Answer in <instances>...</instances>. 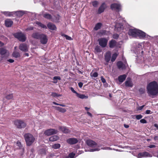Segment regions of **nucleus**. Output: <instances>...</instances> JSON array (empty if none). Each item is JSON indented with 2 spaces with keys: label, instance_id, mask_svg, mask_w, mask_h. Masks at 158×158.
<instances>
[{
  "label": "nucleus",
  "instance_id": "7c9ffc66",
  "mask_svg": "<svg viewBox=\"0 0 158 158\" xmlns=\"http://www.w3.org/2000/svg\"><path fill=\"white\" fill-rule=\"evenodd\" d=\"M12 56L14 57L17 58L20 57V55L18 52L15 51L13 52L12 53Z\"/></svg>",
  "mask_w": 158,
  "mask_h": 158
},
{
  "label": "nucleus",
  "instance_id": "e2e57ef3",
  "mask_svg": "<svg viewBox=\"0 0 158 158\" xmlns=\"http://www.w3.org/2000/svg\"><path fill=\"white\" fill-rule=\"evenodd\" d=\"M155 140L156 141L158 140V135L155 136L154 138Z\"/></svg>",
  "mask_w": 158,
  "mask_h": 158
},
{
  "label": "nucleus",
  "instance_id": "58836bf2",
  "mask_svg": "<svg viewBox=\"0 0 158 158\" xmlns=\"http://www.w3.org/2000/svg\"><path fill=\"white\" fill-rule=\"evenodd\" d=\"M61 80V78L60 76H55L53 78V80L54 81H54L53 82L54 83H56L57 82V80Z\"/></svg>",
  "mask_w": 158,
  "mask_h": 158
},
{
  "label": "nucleus",
  "instance_id": "2f4dec72",
  "mask_svg": "<svg viewBox=\"0 0 158 158\" xmlns=\"http://www.w3.org/2000/svg\"><path fill=\"white\" fill-rule=\"evenodd\" d=\"M43 17L47 19H50L52 18V15L48 13H45L43 15Z\"/></svg>",
  "mask_w": 158,
  "mask_h": 158
},
{
  "label": "nucleus",
  "instance_id": "4d7b16f0",
  "mask_svg": "<svg viewBox=\"0 0 158 158\" xmlns=\"http://www.w3.org/2000/svg\"><path fill=\"white\" fill-rule=\"evenodd\" d=\"M78 85L80 88H81L83 85V83L81 82H79L78 83Z\"/></svg>",
  "mask_w": 158,
  "mask_h": 158
},
{
  "label": "nucleus",
  "instance_id": "5fc2aeb1",
  "mask_svg": "<svg viewBox=\"0 0 158 158\" xmlns=\"http://www.w3.org/2000/svg\"><path fill=\"white\" fill-rule=\"evenodd\" d=\"M140 122L141 123H147V121L144 119H143L140 120Z\"/></svg>",
  "mask_w": 158,
  "mask_h": 158
},
{
  "label": "nucleus",
  "instance_id": "7ed1b4c3",
  "mask_svg": "<svg viewBox=\"0 0 158 158\" xmlns=\"http://www.w3.org/2000/svg\"><path fill=\"white\" fill-rule=\"evenodd\" d=\"M14 124L17 128L21 129L24 128L26 126V124L21 120H16L14 121Z\"/></svg>",
  "mask_w": 158,
  "mask_h": 158
},
{
  "label": "nucleus",
  "instance_id": "052dcab7",
  "mask_svg": "<svg viewBox=\"0 0 158 158\" xmlns=\"http://www.w3.org/2000/svg\"><path fill=\"white\" fill-rule=\"evenodd\" d=\"M34 29V27H29L27 28V30H33Z\"/></svg>",
  "mask_w": 158,
  "mask_h": 158
},
{
  "label": "nucleus",
  "instance_id": "1a4fd4ad",
  "mask_svg": "<svg viewBox=\"0 0 158 158\" xmlns=\"http://www.w3.org/2000/svg\"><path fill=\"white\" fill-rule=\"evenodd\" d=\"M58 131L57 130L54 129H50L46 130L44 132L45 135L49 136L55 134H56Z\"/></svg>",
  "mask_w": 158,
  "mask_h": 158
},
{
  "label": "nucleus",
  "instance_id": "6e6d98bb",
  "mask_svg": "<svg viewBox=\"0 0 158 158\" xmlns=\"http://www.w3.org/2000/svg\"><path fill=\"white\" fill-rule=\"evenodd\" d=\"M145 113L146 114H152V112H151L150 110H147L146 111Z\"/></svg>",
  "mask_w": 158,
  "mask_h": 158
},
{
  "label": "nucleus",
  "instance_id": "338daca9",
  "mask_svg": "<svg viewBox=\"0 0 158 158\" xmlns=\"http://www.w3.org/2000/svg\"><path fill=\"white\" fill-rule=\"evenodd\" d=\"M87 114H88L89 115V116H90L91 117H92V114L90 113L89 112H87Z\"/></svg>",
  "mask_w": 158,
  "mask_h": 158
},
{
  "label": "nucleus",
  "instance_id": "bb28decb",
  "mask_svg": "<svg viewBox=\"0 0 158 158\" xmlns=\"http://www.w3.org/2000/svg\"><path fill=\"white\" fill-rule=\"evenodd\" d=\"M58 139L59 137L57 136L53 135L49 138V140L50 141L53 142L57 140Z\"/></svg>",
  "mask_w": 158,
  "mask_h": 158
},
{
  "label": "nucleus",
  "instance_id": "20e7f679",
  "mask_svg": "<svg viewBox=\"0 0 158 158\" xmlns=\"http://www.w3.org/2000/svg\"><path fill=\"white\" fill-rule=\"evenodd\" d=\"M14 37L17 39L19 41L24 42L26 40V37L24 34L22 32H17L14 34Z\"/></svg>",
  "mask_w": 158,
  "mask_h": 158
},
{
  "label": "nucleus",
  "instance_id": "39448f33",
  "mask_svg": "<svg viewBox=\"0 0 158 158\" xmlns=\"http://www.w3.org/2000/svg\"><path fill=\"white\" fill-rule=\"evenodd\" d=\"M98 41L99 45L104 48L106 47L107 45L108 40L105 38H101L99 39Z\"/></svg>",
  "mask_w": 158,
  "mask_h": 158
},
{
  "label": "nucleus",
  "instance_id": "423d86ee",
  "mask_svg": "<svg viewBox=\"0 0 158 158\" xmlns=\"http://www.w3.org/2000/svg\"><path fill=\"white\" fill-rule=\"evenodd\" d=\"M70 89L73 93L76 94V96L78 98L81 99H87L88 98V95H85L83 94H81L77 93V92L74 90V88L73 87H71L70 88Z\"/></svg>",
  "mask_w": 158,
  "mask_h": 158
},
{
  "label": "nucleus",
  "instance_id": "f3484780",
  "mask_svg": "<svg viewBox=\"0 0 158 158\" xmlns=\"http://www.w3.org/2000/svg\"><path fill=\"white\" fill-rule=\"evenodd\" d=\"M19 49L24 52H27L28 51L27 45L25 44H21L19 46Z\"/></svg>",
  "mask_w": 158,
  "mask_h": 158
},
{
  "label": "nucleus",
  "instance_id": "cd10ccee",
  "mask_svg": "<svg viewBox=\"0 0 158 158\" xmlns=\"http://www.w3.org/2000/svg\"><path fill=\"white\" fill-rule=\"evenodd\" d=\"M102 26V24L101 23H98L95 25L94 29L95 31H97L101 28Z\"/></svg>",
  "mask_w": 158,
  "mask_h": 158
},
{
  "label": "nucleus",
  "instance_id": "6e6552de",
  "mask_svg": "<svg viewBox=\"0 0 158 158\" xmlns=\"http://www.w3.org/2000/svg\"><path fill=\"white\" fill-rule=\"evenodd\" d=\"M138 29H130L128 31V34L129 35L133 37L137 36Z\"/></svg>",
  "mask_w": 158,
  "mask_h": 158
},
{
  "label": "nucleus",
  "instance_id": "774afa93",
  "mask_svg": "<svg viewBox=\"0 0 158 158\" xmlns=\"http://www.w3.org/2000/svg\"><path fill=\"white\" fill-rule=\"evenodd\" d=\"M154 126L155 127L157 128V129L158 130V125L157 124H156V123L154 125Z\"/></svg>",
  "mask_w": 158,
  "mask_h": 158
},
{
  "label": "nucleus",
  "instance_id": "473e14b6",
  "mask_svg": "<svg viewBox=\"0 0 158 158\" xmlns=\"http://www.w3.org/2000/svg\"><path fill=\"white\" fill-rule=\"evenodd\" d=\"M91 3L92 4L93 6L95 7H97L99 4V2L97 1H94L91 2Z\"/></svg>",
  "mask_w": 158,
  "mask_h": 158
},
{
  "label": "nucleus",
  "instance_id": "412c9836",
  "mask_svg": "<svg viewBox=\"0 0 158 158\" xmlns=\"http://www.w3.org/2000/svg\"><path fill=\"white\" fill-rule=\"evenodd\" d=\"M117 65L119 69H124L126 68L125 65L121 61H118L117 63Z\"/></svg>",
  "mask_w": 158,
  "mask_h": 158
},
{
  "label": "nucleus",
  "instance_id": "c9c22d12",
  "mask_svg": "<svg viewBox=\"0 0 158 158\" xmlns=\"http://www.w3.org/2000/svg\"><path fill=\"white\" fill-rule=\"evenodd\" d=\"M16 15L19 17L22 16L24 14L23 12L21 11H17L16 12Z\"/></svg>",
  "mask_w": 158,
  "mask_h": 158
},
{
  "label": "nucleus",
  "instance_id": "bf43d9fd",
  "mask_svg": "<svg viewBox=\"0 0 158 158\" xmlns=\"http://www.w3.org/2000/svg\"><path fill=\"white\" fill-rule=\"evenodd\" d=\"M7 61L10 63H13L14 62V60L13 59H10L8 60H7Z\"/></svg>",
  "mask_w": 158,
  "mask_h": 158
},
{
  "label": "nucleus",
  "instance_id": "6ab92c4d",
  "mask_svg": "<svg viewBox=\"0 0 158 158\" xmlns=\"http://www.w3.org/2000/svg\"><path fill=\"white\" fill-rule=\"evenodd\" d=\"M47 27L51 30H56L57 29L56 26L51 23H49L47 24Z\"/></svg>",
  "mask_w": 158,
  "mask_h": 158
},
{
  "label": "nucleus",
  "instance_id": "49530a36",
  "mask_svg": "<svg viewBox=\"0 0 158 158\" xmlns=\"http://www.w3.org/2000/svg\"><path fill=\"white\" fill-rule=\"evenodd\" d=\"M58 110L60 112H64L66 111V110L64 109V108H61V107H59L58 108Z\"/></svg>",
  "mask_w": 158,
  "mask_h": 158
},
{
  "label": "nucleus",
  "instance_id": "9b49d317",
  "mask_svg": "<svg viewBox=\"0 0 158 158\" xmlns=\"http://www.w3.org/2000/svg\"><path fill=\"white\" fill-rule=\"evenodd\" d=\"M138 158L146 157H152V155L148 152H143L140 153L138 155Z\"/></svg>",
  "mask_w": 158,
  "mask_h": 158
},
{
  "label": "nucleus",
  "instance_id": "09e8293b",
  "mask_svg": "<svg viewBox=\"0 0 158 158\" xmlns=\"http://www.w3.org/2000/svg\"><path fill=\"white\" fill-rule=\"evenodd\" d=\"M121 26H122L120 25V23L117 24L115 26V28H117L118 30V29H120L121 28Z\"/></svg>",
  "mask_w": 158,
  "mask_h": 158
},
{
  "label": "nucleus",
  "instance_id": "ddd939ff",
  "mask_svg": "<svg viewBox=\"0 0 158 158\" xmlns=\"http://www.w3.org/2000/svg\"><path fill=\"white\" fill-rule=\"evenodd\" d=\"M110 8L112 10H119L121 9V5L118 4L114 3L110 5Z\"/></svg>",
  "mask_w": 158,
  "mask_h": 158
},
{
  "label": "nucleus",
  "instance_id": "f257e3e1",
  "mask_svg": "<svg viewBox=\"0 0 158 158\" xmlns=\"http://www.w3.org/2000/svg\"><path fill=\"white\" fill-rule=\"evenodd\" d=\"M148 93L151 95H156L158 94V83L154 81L150 82L147 85Z\"/></svg>",
  "mask_w": 158,
  "mask_h": 158
},
{
  "label": "nucleus",
  "instance_id": "8fccbe9b",
  "mask_svg": "<svg viewBox=\"0 0 158 158\" xmlns=\"http://www.w3.org/2000/svg\"><path fill=\"white\" fill-rule=\"evenodd\" d=\"M144 106H145L144 105H143L142 106L137 107V110H142L143 109V108L144 107Z\"/></svg>",
  "mask_w": 158,
  "mask_h": 158
},
{
  "label": "nucleus",
  "instance_id": "603ef678",
  "mask_svg": "<svg viewBox=\"0 0 158 158\" xmlns=\"http://www.w3.org/2000/svg\"><path fill=\"white\" fill-rule=\"evenodd\" d=\"M75 155V154L73 153H70L69 155V157L71 158H73Z\"/></svg>",
  "mask_w": 158,
  "mask_h": 158
},
{
  "label": "nucleus",
  "instance_id": "393cba45",
  "mask_svg": "<svg viewBox=\"0 0 158 158\" xmlns=\"http://www.w3.org/2000/svg\"><path fill=\"white\" fill-rule=\"evenodd\" d=\"M7 51L5 48H0V54L2 55V58H3L7 53Z\"/></svg>",
  "mask_w": 158,
  "mask_h": 158
},
{
  "label": "nucleus",
  "instance_id": "dca6fc26",
  "mask_svg": "<svg viewBox=\"0 0 158 158\" xmlns=\"http://www.w3.org/2000/svg\"><path fill=\"white\" fill-rule=\"evenodd\" d=\"M117 42L114 40H111L109 42V45L110 48H113L116 46Z\"/></svg>",
  "mask_w": 158,
  "mask_h": 158
},
{
  "label": "nucleus",
  "instance_id": "5701e85b",
  "mask_svg": "<svg viewBox=\"0 0 158 158\" xmlns=\"http://www.w3.org/2000/svg\"><path fill=\"white\" fill-rule=\"evenodd\" d=\"M125 85L126 86L131 87L133 86V84L131 81L130 78L128 77L127 80L125 82Z\"/></svg>",
  "mask_w": 158,
  "mask_h": 158
},
{
  "label": "nucleus",
  "instance_id": "4468645a",
  "mask_svg": "<svg viewBox=\"0 0 158 158\" xmlns=\"http://www.w3.org/2000/svg\"><path fill=\"white\" fill-rule=\"evenodd\" d=\"M66 141L67 143L70 144H75L78 142L77 139L75 138H70L68 139Z\"/></svg>",
  "mask_w": 158,
  "mask_h": 158
},
{
  "label": "nucleus",
  "instance_id": "c756f323",
  "mask_svg": "<svg viewBox=\"0 0 158 158\" xmlns=\"http://www.w3.org/2000/svg\"><path fill=\"white\" fill-rule=\"evenodd\" d=\"M36 24L38 25L39 27H41L42 28H47V27L44 24L41 23V22H36Z\"/></svg>",
  "mask_w": 158,
  "mask_h": 158
},
{
  "label": "nucleus",
  "instance_id": "f03ea898",
  "mask_svg": "<svg viewBox=\"0 0 158 158\" xmlns=\"http://www.w3.org/2000/svg\"><path fill=\"white\" fill-rule=\"evenodd\" d=\"M25 139L27 145L31 146L35 141V139L33 135L30 133H26L24 135Z\"/></svg>",
  "mask_w": 158,
  "mask_h": 158
},
{
  "label": "nucleus",
  "instance_id": "4c0bfd02",
  "mask_svg": "<svg viewBox=\"0 0 158 158\" xmlns=\"http://www.w3.org/2000/svg\"><path fill=\"white\" fill-rule=\"evenodd\" d=\"M61 35L62 36L65 37L66 39L67 40H71L73 39L71 37L69 36L66 35H65L64 34H62Z\"/></svg>",
  "mask_w": 158,
  "mask_h": 158
},
{
  "label": "nucleus",
  "instance_id": "f8f14e48",
  "mask_svg": "<svg viewBox=\"0 0 158 158\" xmlns=\"http://www.w3.org/2000/svg\"><path fill=\"white\" fill-rule=\"evenodd\" d=\"M39 39L40 40V42L42 44H45L47 43L48 39L47 36L44 34L42 33V35Z\"/></svg>",
  "mask_w": 158,
  "mask_h": 158
},
{
  "label": "nucleus",
  "instance_id": "9d476101",
  "mask_svg": "<svg viewBox=\"0 0 158 158\" xmlns=\"http://www.w3.org/2000/svg\"><path fill=\"white\" fill-rule=\"evenodd\" d=\"M86 143L87 145L91 148L95 147L98 145V144L96 142L89 139L86 141Z\"/></svg>",
  "mask_w": 158,
  "mask_h": 158
},
{
  "label": "nucleus",
  "instance_id": "ea45409f",
  "mask_svg": "<svg viewBox=\"0 0 158 158\" xmlns=\"http://www.w3.org/2000/svg\"><path fill=\"white\" fill-rule=\"evenodd\" d=\"M140 94H143L144 93L145 91V89L144 88H141L139 90Z\"/></svg>",
  "mask_w": 158,
  "mask_h": 158
},
{
  "label": "nucleus",
  "instance_id": "13d9d810",
  "mask_svg": "<svg viewBox=\"0 0 158 158\" xmlns=\"http://www.w3.org/2000/svg\"><path fill=\"white\" fill-rule=\"evenodd\" d=\"M53 103L54 104H55V105H60V106H65L63 104H59L57 103L56 102H53Z\"/></svg>",
  "mask_w": 158,
  "mask_h": 158
},
{
  "label": "nucleus",
  "instance_id": "4be33fe9",
  "mask_svg": "<svg viewBox=\"0 0 158 158\" xmlns=\"http://www.w3.org/2000/svg\"><path fill=\"white\" fill-rule=\"evenodd\" d=\"M42 35V33H40L39 32H36L33 33L31 35L32 37L33 38L39 39Z\"/></svg>",
  "mask_w": 158,
  "mask_h": 158
},
{
  "label": "nucleus",
  "instance_id": "680f3d73",
  "mask_svg": "<svg viewBox=\"0 0 158 158\" xmlns=\"http://www.w3.org/2000/svg\"><path fill=\"white\" fill-rule=\"evenodd\" d=\"M156 147V146L154 145H151L148 146V147L152 148H155Z\"/></svg>",
  "mask_w": 158,
  "mask_h": 158
},
{
  "label": "nucleus",
  "instance_id": "aec40b11",
  "mask_svg": "<svg viewBox=\"0 0 158 158\" xmlns=\"http://www.w3.org/2000/svg\"><path fill=\"white\" fill-rule=\"evenodd\" d=\"M5 24L6 27H10L13 25V21L10 19H7L5 21Z\"/></svg>",
  "mask_w": 158,
  "mask_h": 158
},
{
  "label": "nucleus",
  "instance_id": "0e129e2a",
  "mask_svg": "<svg viewBox=\"0 0 158 158\" xmlns=\"http://www.w3.org/2000/svg\"><path fill=\"white\" fill-rule=\"evenodd\" d=\"M4 45V44L0 41V47H2Z\"/></svg>",
  "mask_w": 158,
  "mask_h": 158
},
{
  "label": "nucleus",
  "instance_id": "72a5a7b5",
  "mask_svg": "<svg viewBox=\"0 0 158 158\" xmlns=\"http://www.w3.org/2000/svg\"><path fill=\"white\" fill-rule=\"evenodd\" d=\"M117 56L118 54L116 53H114L113 54L111 59V62H114L116 60Z\"/></svg>",
  "mask_w": 158,
  "mask_h": 158
},
{
  "label": "nucleus",
  "instance_id": "864d4df0",
  "mask_svg": "<svg viewBox=\"0 0 158 158\" xmlns=\"http://www.w3.org/2000/svg\"><path fill=\"white\" fill-rule=\"evenodd\" d=\"M101 79L102 82L103 83H105L106 82L105 79L103 77V76H101Z\"/></svg>",
  "mask_w": 158,
  "mask_h": 158
},
{
  "label": "nucleus",
  "instance_id": "de8ad7c7",
  "mask_svg": "<svg viewBox=\"0 0 158 158\" xmlns=\"http://www.w3.org/2000/svg\"><path fill=\"white\" fill-rule=\"evenodd\" d=\"M143 117V116L141 114H139L136 115V118L138 120L141 119Z\"/></svg>",
  "mask_w": 158,
  "mask_h": 158
},
{
  "label": "nucleus",
  "instance_id": "a19ab883",
  "mask_svg": "<svg viewBox=\"0 0 158 158\" xmlns=\"http://www.w3.org/2000/svg\"><path fill=\"white\" fill-rule=\"evenodd\" d=\"M13 97V94H9L6 96V99H12Z\"/></svg>",
  "mask_w": 158,
  "mask_h": 158
},
{
  "label": "nucleus",
  "instance_id": "69168bd1",
  "mask_svg": "<svg viewBox=\"0 0 158 158\" xmlns=\"http://www.w3.org/2000/svg\"><path fill=\"white\" fill-rule=\"evenodd\" d=\"M124 126L125 128H128L129 127V126L128 125L125 124L124 125Z\"/></svg>",
  "mask_w": 158,
  "mask_h": 158
},
{
  "label": "nucleus",
  "instance_id": "e433bc0d",
  "mask_svg": "<svg viewBox=\"0 0 158 158\" xmlns=\"http://www.w3.org/2000/svg\"><path fill=\"white\" fill-rule=\"evenodd\" d=\"M60 147V144L59 143L55 144L52 146V148L54 149H58Z\"/></svg>",
  "mask_w": 158,
  "mask_h": 158
},
{
  "label": "nucleus",
  "instance_id": "a878e982",
  "mask_svg": "<svg viewBox=\"0 0 158 158\" xmlns=\"http://www.w3.org/2000/svg\"><path fill=\"white\" fill-rule=\"evenodd\" d=\"M60 128L63 132L65 133H68L70 132V130L65 127H60Z\"/></svg>",
  "mask_w": 158,
  "mask_h": 158
},
{
  "label": "nucleus",
  "instance_id": "b1692460",
  "mask_svg": "<svg viewBox=\"0 0 158 158\" xmlns=\"http://www.w3.org/2000/svg\"><path fill=\"white\" fill-rule=\"evenodd\" d=\"M127 77V75L125 74L119 76L118 78V79L119 81L122 83L125 80Z\"/></svg>",
  "mask_w": 158,
  "mask_h": 158
},
{
  "label": "nucleus",
  "instance_id": "a18cd8bd",
  "mask_svg": "<svg viewBox=\"0 0 158 158\" xmlns=\"http://www.w3.org/2000/svg\"><path fill=\"white\" fill-rule=\"evenodd\" d=\"M119 37V35L117 34H115L113 35V38L115 39H117Z\"/></svg>",
  "mask_w": 158,
  "mask_h": 158
},
{
  "label": "nucleus",
  "instance_id": "c85d7f7f",
  "mask_svg": "<svg viewBox=\"0 0 158 158\" xmlns=\"http://www.w3.org/2000/svg\"><path fill=\"white\" fill-rule=\"evenodd\" d=\"M94 51L95 53H97L101 52H102V50L99 46L97 45L95 48Z\"/></svg>",
  "mask_w": 158,
  "mask_h": 158
},
{
  "label": "nucleus",
  "instance_id": "79ce46f5",
  "mask_svg": "<svg viewBox=\"0 0 158 158\" xmlns=\"http://www.w3.org/2000/svg\"><path fill=\"white\" fill-rule=\"evenodd\" d=\"M100 149L99 148H95L92 149H91L89 151L91 152H93L94 151H98L100 150Z\"/></svg>",
  "mask_w": 158,
  "mask_h": 158
},
{
  "label": "nucleus",
  "instance_id": "f704fd0d",
  "mask_svg": "<svg viewBox=\"0 0 158 158\" xmlns=\"http://www.w3.org/2000/svg\"><path fill=\"white\" fill-rule=\"evenodd\" d=\"M2 13L6 16H10L13 15L11 12L9 11H3Z\"/></svg>",
  "mask_w": 158,
  "mask_h": 158
},
{
  "label": "nucleus",
  "instance_id": "0eeeda50",
  "mask_svg": "<svg viewBox=\"0 0 158 158\" xmlns=\"http://www.w3.org/2000/svg\"><path fill=\"white\" fill-rule=\"evenodd\" d=\"M107 8V6L106 3L105 2L102 3L98 9V13L101 14L103 12L105 9Z\"/></svg>",
  "mask_w": 158,
  "mask_h": 158
},
{
  "label": "nucleus",
  "instance_id": "3c124183",
  "mask_svg": "<svg viewBox=\"0 0 158 158\" xmlns=\"http://www.w3.org/2000/svg\"><path fill=\"white\" fill-rule=\"evenodd\" d=\"M101 149L103 150H111L112 149L109 147H105L104 148H102Z\"/></svg>",
  "mask_w": 158,
  "mask_h": 158
},
{
  "label": "nucleus",
  "instance_id": "a211bd4d",
  "mask_svg": "<svg viewBox=\"0 0 158 158\" xmlns=\"http://www.w3.org/2000/svg\"><path fill=\"white\" fill-rule=\"evenodd\" d=\"M146 36V33L144 32L138 30L137 36H139L140 38H143Z\"/></svg>",
  "mask_w": 158,
  "mask_h": 158
},
{
  "label": "nucleus",
  "instance_id": "c03bdc74",
  "mask_svg": "<svg viewBox=\"0 0 158 158\" xmlns=\"http://www.w3.org/2000/svg\"><path fill=\"white\" fill-rule=\"evenodd\" d=\"M90 75L92 77H98V74L97 72H95L93 73L92 75H91V73H90Z\"/></svg>",
  "mask_w": 158,
  "mask_h": 158
},
{
  "label": "nucleus",
  "instance_id": "37998d69",
  "mask_svg": "<svg viewBox=\"0 0 158 158\" xmlns=\"http://www.w3.org/2000/svg\"><path fill=\"white\" fill-rule=\"evenodd\" d=\"M52 95L54 97H58L60 96H61L60 95L58 94L55 93H53L52 94Z\"/></svg>",
  "mask_w": 158,
  "mask_h": 158
},
{
  "label": "nucleus",
  "instance_id": "2eb2a0df",
  "mask_svg": "<svg viewBox=\"0 0 158 158\" xmlns=\"http://www.w3.org/2000/svg\"><path fill=\"white\" fill-rule=\"evenodd\" d=\"M111 58V53L109 51L107 52L105 55V60L107 62L106 64H108L109 62L110 61Z\"/></svg>",
  "mask_w": 158,
  "mask_h": 158
}]
</instances>
